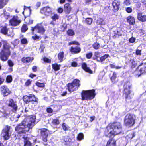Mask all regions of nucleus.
<instances>
[{
  "label": "nucleus",
  "mask_w": 146,
  "mask_h": 146,
  "mask_svg": "<svg viewBox=\"0 0 146 146\" xmlns=\"http://www.w3.org/2000/svg\"><path fill=\"white\" fill-rule=\"evenodd\" d=\"M82 67L86 72L90 74L92 73V71L89 68L87 67V64L85 63H83L82 64Z\"/></svg>",
  "instance_id": "18"
},
{
  "label": "nucleus",
  "mask_w": 146,
  "mask_h": 146,
  "mask_svg": "<svg viewBox=\"0 0 146 146\" xmlns=\"http://www.w3.org/2000/svg\"><path fill=\"white\" fill-rule=\"evenodd\" d=\"M92 46L95 49H98L100 48V44L97 42H96L92 45Z\"/></svg>",
  "instance_id": "30"
},
{
  "label": "nucleus",
  "mask_w": 146,
  "mask_h": 146,
  "mask_svg": "<svg viewBox=\"0 0 146 146\" xmlns=\"http://www.w3.org/2000/svg\"><path fill=\"white\" fill-rule=\"evenodd\" d=\"M7 104L9 106L11 107L13 109V111L15 112L17 110V106L16 102L12 99L8 100L6 102Z\"/></svg>",
  "instance_id": "10"
},
{
  "label": "nucleus",
  "mask_w": 146,
  "mask_h": 146,
  "mask_svg": "<svg viewBox=\"0 0 146 146\" xmlns=\"http://www.w3.org/2000/svg\"><path fill=\"white\" fill-rule=\"evenodd\" d=\"M120 2L119 1L115 0L112 3V5L113 8L117 11L119 8Z\"/></svg>",
  "instance_id": "16"
},
{
  "label": "nucleus",
  "mask_w": 146,
  "mask_h": 146,
  "mask_svg": "<svg viewBox=\"0 0 146 146\" xmlns=\"http://www.w3.org/2000/svg\"><path fill=\"white\" fill-rule=\"evenodd\" d=\"M7 63L8 65L11 67H13L14 65L13 63L10 60H9L8 61Z\"/></svg>",
  "instance_id": "44"
},
{
  "label": "nucleus",
  "mask_w": 146,
  "mask_h": 146,
  "mask_svg": "<svg viewBox=\"0 0 146 146\" xmlns=\"http://www.w3.org/2000/svg\"><path fill=\"white\" fill-rule=\"evenodd\" d=\"M34 59L33 57H23L22 59V61L24 63H28L32 61Z\"/></svg>",
  "instance_id": "26"
},
{
  "label": "nucleus",
  "mask_w": 146,
  "mask_h": 146,
  "mask_svg": "<svg viewBox=\"0 0 146 146\" xmlns=\"http://www.w3.org/2000/svg\"><path fill=\"white\" fill-rule=\"evenodd\" d=\"M109 56L108 54H105L104 56L100 57V61L101 62H103Z\"/></svg>",
  "instance_id": "33"
},
{
  "label": "nucleus",
  "mask_w": 146,
  "mask_h": 146,
  "mask_svg": "<svg viewBox=\"0 0 146 146\" xmlns=\"http://www.w3.org/2000/svg\"><path fill=\"white\" fill-rule=\"evenodd\" d=\"M127 143V140L125 138L119 141V145L120 146H125Z\"/></svg>",
  "instance_id": "28"
},
{
  "label": "nucleus",
  "mask_w": 146,
  "mask_h": 146,
  "mask_svg": "<svg viewBox=\"0 0 146 146\" xmlns=\"http://www.w3.org/2000/svg\"><path fill=\"white\" fill-rule=\"evenodd\" d=\"M33 94H30L29 96H27V95L23 97V100L24 102L25 103L28 104L29 103L30 101V99L31 98Z\"/></svg>",
  "instance_id": "20"
},
{
  "label": "nucleus",
  "mask_w": 146,
  "mask_h": 146,
  "mask_svg": "<svg viewBox=\"0 0 146 146\" xmlns=\"http://www.w3.org/2000/svg\"><path fill=\"white\" fill-rule=\"evenodd\" d=\"M103 20L102 18H100L97 21V23L99 25H102L103 23Z\"/></svg>",
  "instance_id": "43"
},
{
  "label": "nucleus",
  "mask_w": 146,
  "mask_h": 146,
  "mask_svg": "<svg viewBox=\"0 0 146 146\" xmlns=\"http://www.w3.org/2000/svg\"><path fill=\"white\" fill-rule=\"evenodd\" d=\"M58 12H59L60 13H61L63 12V9L62 8H59L58 9Z\"/></svg>",
  "instance_id": "63"
},
{
  "label": "nucleus",
  "mask_w": 146,
  "mask_h": 146,
  "mask_svg": "<svg viewBox=\"0 0 146 146\" xmlns=\"http://www.w3.org/2000/svg\"><path fill=\"white\" fill-rule=\"evenodd\" d=\"M7 0H0V9H2L7 4Z\"/></svg>",
  "instance_id": "27"
},
{
  "label": "nucleus",
  "mask_w": 146,
  "mask_h": 146,
  "mask_svg": "<svg viewBox=\"0 0 146 146\" xmlns=\"http://www.w3.org/2000/svg\"><path fill=\"white\" fill-rule=\"evenodd\" d=\"M77 65V63L75 62H73L71 64V65L73 67H76Z\"/></svg>",
  "instance_id": "59"
},
{
  "label": "nucleus",
  "mask_w": 146,
  "mask_h": 146,
  "mask_svg": "<svg viewBox=\"0 0 146 146\" xmlns=\"http://www.w3.org/2000/svg\"><path fill=\"white\" fill-rule=\"evenodd\" d=\"M92 21V19L91 18H87L86 20V22L88 24L90 25Z\"/></svg>",
  "instance_id": "36"
},
{
  "label": "nucleus",
  "mask_w": 146,
  "mask_h": 146,
  "mask_svg": "<svg viewBox=\"0 0 146 146\" xmlns=\"http://www.w3.org/2000/svg\"><path fill=\"white\" fill-rule=\"evenodd\" d=\"M8 29L6 27L4 26L1 29V33L5 35H7L8 36H9L11 35L8 34Z\"/></svg>",
  "instance_id": "23"
},
{
  "label": "nucleus",
  "mask_w": 146,
  "mask_h": 146,
  "mask_svg": "<svg viewBox=\"0 0 146 146\" xmlns=\"http://www.w3.org/2000/svg\"><path fill=\"white\" fill-rule=\"evenodd\" d=\"M84 135L83 133H80L78 135L77 137V139L79 141H81L84 138Z\"/></svg>",
  "instance_id": "32"
},
{
  "label": "nucleus",
  "mask_w": 146,
  "mask_h": 146,
  "mask_svg": "<svg viewBox=\"0 0 146 146\" xmlns=\"http://www.w3.org/2000/svg\"><path fill=\"white\" fill-rule=\"evenodd\" d=\"M46 111L47 112L49 113H52L53 111L50 108H47Z\"/></svg>",
  "instance_id": "58"
},
{
  "label": "nucleus",
  "mask_w": 146,
  "mask_h": 146,
  "mask_svg": "<svg viewBox=\"0 0 146 146\" xmlns=\"http://www.w3.org/2000/svg\"><path fill=\"white\" fill-rule=\"evenodd\" d=\"M135 116L131 114H128L125 116L124 119V124L126 126L129 127L133 126L135 123Z\"/></svg>",
  "instance_id": "5"
},
{
  "label": "nucleus",
  "mask_w": 146,
  "mask_h": 146,
  "mask_svg": "<svg viewBox=\"0 0 146 146\" xmlns=\"http://www.w3.org/2000/svg\"><path fill=\"white\" fill-rule=\"evenodd\" d=\"M41 134L43 138L46 137L48 135V131L46 129H41Z\"/></svg>",
  "instance_id": "22"
},
{
  "label": "nucleus",
  "mask_w": 146,
  "mask_h": 146,
  "mask_svg": "<svg viewBox=\"0 0 146 146\" xmlns=\"http://www.w3.org/2000/svg\"><path fill=\"white\" fill-rule=\"evenodd\" d=\"M51 18L53 20L56 21L59 19V16L57 14H54L52 16Z\"/></svg>",
  "instance_id": "39"
},
{
  "label": "nucleus",
  "mask_w": 146,
  "mask_h": 146,
  "mask_svg": "<svg viewBox=\"0 0 146 146\" xmlns=\"http://www.w3.org/2000/svg\"><path fill=\"white\" fill-rule=\"evenodd\" d=\"M32 30L33 31L35 30L37 32L41 34H43L45 31V30L43 27L40 24H38L34 28L32 27Z\"/></svg>",
  "instance_id": "14"
},
{
  "label": "nucleus",
  "mask_w": 146,
  "mask_h": 146,
  "mask_svg": "<svg viewBox=\"0 0 146 146\" xmlns=\"http://www.w3.org/2000/svg\"><path fill=\"white\" fill-rule=\"evenodd\" d=\"M135 38L133 37H131L129 40V41L130 43H133L135 42Z\"/></svg>",
  "instance_id": "51"
},
{
  "label": "nucleus",
  "mask_w": 146,
  "mask_h": 146,
  "mask_svg": "<svg viewBox=\"0 0 146 146\" xmlns=\"http://www.w3.org/2000/svg\"><path fill=\"white\" fill-rule=\"evenodd\" d=\"M116 73H115V72H114L111 78V80H114L116 78Z\"/></svg>",
  "instance_id": "52"
},
{
  "label": "nucleus",
  "mask_w": 146,
  "mask_h": 146,
  "mask_svg": "<svg viewBox=\"0 0 146 146\" xmlns=\"http://www.w3.org/2000/svg\"><path fill=\"white\" fill-rule=\"evenodd\" d=\"M137 17L138 20L141 21L143 22L146 21V15H142L141 13H138Z\"/></svg>",
  "instance_id": "17"
},
{
  "label": "nucleus",
  "mask_w": 146,
  "mask_h": 146,
  "mask_svg": "<svg viewBox=\"0 0 146 146\" xmlns=\"http://www.w3.org/2000/svg\"><path fill=\"white\" fill-rule=\"evenodd\" d=\"M122 127V125L120 122H114L106 127L105 131V135L110 137L114 135L118 134L121 132Z\"/></svg>",
  "instance_id": "2"
},
{
  "label": "nucleus",
  "mask_w": 146,
  "mask_h": 146,
  "mask_svg": "<svg viewBox=\"0 0 146 146\" xmlns=\"http://www.w3.org/2000/svg\"><path fill=\"white\" fill-rule=\"evenodd\" d=\"M38 99L36 98L34 95L32 96L31 98L30 99L29 106L33 104L32 106V108H33L36 106L38 103Z\"/></svg>",
  "instance_id": "15"
},
{
  "label": "nucleus",
  "mask_w": 146,
  "mask_h": 146,
  "mask_svg": "<svg viewBox=\"0 0 146 146\" xmlns=\"http://www.w3.org/2000/svg\"><path fill=\"white\" fill-rule=\"evenodd\" d=\"M24 146H31V143L30 142L27 140H25L24 141Z\"/></svg>",
  "instance_id": "35"
},
{
  "label": "nucleus",
  "mask_w": 146,
  "mask_h": 146,
  "mask_svg": "<svg viewBox=\"0 0 146 146\" xmlns=\"http://www.w3.org/2000/svg\"><path fill=\"white\" fill-rule=\"evenodd\" d=\"M123 3L126 5H129L130 4V1L129 0H125Z\"/></svg>",
  "instance_id": "53"
},
{
  "label": "nucleus",
  "mask_w": 146,
  "mask_h": 146,
  "mask_svg": "<svg viewBox=\"0 0 146 146\" xmlns=\"http://www.w3.org/2000/svg\"><path fill=\"white\" fill-rule=\"evenodd\" d=\"M21 22V21L17 16H14L9 21V23L11 25L13 26L18 25Z\"/></svg>",
  "instance_id": "11"
},
{
  "label": "nucleus",
  "mask_w": 146,
  "mask_h": 146,
  "mask_svg": "<svg viewBox=\"0 0 146 146\" xmlns=\"http://www.w3.org/2000/svg\"><path fill=\"white\" fill-rule=\"evenodd\" d=\"M64 52H60L58 55L59 59L62 61L64 58Z\"/></svg>",
  "instance_id": "31"
},
{
  "label": "nucleus",
  "mask_w": 146,
  "mask_h": 146,
  "mask_svg": "<svg viewBox=\"0 0 146 146\" xmlns=\"http://www.w3.org/2000/svg\"><path fill=\"white\" fill-rule=\"evenodd\" d=\"M1 113H2V117H7V116H9V114L5 112H0V114Z\"/></svg>",
  "instance_id": "45"
},
{
  "label": "nucleus",
  "mask_w": 146,
  "mask_h": 146,
  "mask_svg": "<svg viewBox=\"0 0 146 146\" xmlns=\"http://www.w3.org/2000/svg\"><path fill=\"white\" fill-rule=\"evenodd\" d=\"M94 90H83L81 93L82 100H89L93 99L95 97L96 94Z\"/></svg>",
  "instance_id": "3"
},
{
  "label": "nucleus",
  "mask_w": 146,
  "mask_h": 146,
  "mask_svg": "<svg viewBox=\"0 0 146 146\" xmlns=\"http://www.w3.org/2000/svg\"><path fill=\"white\" fill-rule=\"evenodd\" d=\"M36 117L31 116L25 120L15 127V130L19 134L25 133L29 129H32L36 124Z\"/></svg>",
  "instance_id": "1"
},
{
  "label": "nucleus",
  "mask_w": 146,
  "mask_h": 146,
  "mask_svg": "<svg viewBox=\"0 0 146 146\" xmlns=\"http://www.w3.org/2000/svg\"><path fill=\"white\" fill-rule=\"evenodd\" d=\"M62 127L63 130L64 131L68 130V127L65 123H64L62 124Z\"/></svg>",
  "instance_id": "40"
},
{
  "label": "nucleus",
  "mask_w": 146,
  "mask_h": 146,
  "mask_svg": "<svg viewBox=\"0 0 146 146\" xmlns=\"http://www.w3.org/2000/svg\"><path fill=\"white\" fill-rule=\"evenodd\" d=\"M127 22L130 24H133L135 21L134 17L131 16H129L127 17Z\"/></svg>",
  "instance_id": "25"
},
{
  "label": "nucleus",
  "mask_w": 146,
  "mask_h": 146,
  "mask_svg": "<svg viewBox=\"0 0 146 146\" xmlns=\"http://www.w3.org/2000/svg\"><path fill=\"white\" fill-rule=\"evenodd\" d=\"M43 60L45 62H46L47 63H50L51 62V60H49V59L46 57L44 58H43Z\"/></svg>",
  "instance_id": "54"
},
{
  "label": "nucleus",
  "mask_w": 146,
  "mask_h": 146,
  "mask_svg": "<svg viewBox=\"0 0 146 146\" xmlns=\"http://www.w3.org/2000/svg\"><path fill=\"white\" fill-rule=\"evenodd\" d=\"M19 42V41L17 39H15L14 41L12 42V44L14 46V47L17 46Z\"/></svg>",
  "instance_id": "42"
},
{
  "label": "nucleus",
  "mask_w": 146,
  "mask_h": 146,
  "mask_svg": "<svg viewBox=\"0 0 146 146\" xmlns=\"http://www.w3.org/2000/svg\"><path fill=\"white\" fill-rule=\"evenodd\" d=\"M51 12V9L48 6L42 8L40 10L41 13L47 16L50 15Z\"/></svg>",
  "instance_id": "13"
},
{
  "label": "nucleus",
  "mask_w": 146,
  "mask_h": 146,
  "mask_svg": "<svg viewBox=\"0 0 146 146\" xmlns=\"http://www.w3.org/2000/svg\"><path fill=\"white\" fill-rule=\"evenodd\" d=\"M4 79L0 76V85L1 84L4 82Z\"/></svg>",
  "instance_id": "61"
},
{
  "label": "nucleus",
  "mask_w": 146,
  "mask_h": 146,
  "mask_svg": "<svg viewBox=\"0 0 146 146\" xmlns=\"http://www.w3.org/2000/svg\"><path fill=\"white\" fill-rule=\"evenodd\" d=\"M40 5H41V3L40 2H38L37 3L36 6V7L37 8H38L40 7Z\"/></svg>",
  "instance_id": "64"
},
{
  "label": "nucleus",
  "mask_w": 146,
  "mask_h": 146,
  "mask_svg": "<svg viewBox=\"0 0 146 146\" xmlns=\"http://www.w3.org/2000/svg\"><path fill=\"white\" fill-rule=\"evenodd\" d=\"M100 54V52H95L94 53V56L96 57H98V55Z\"/></svg>",
  "instance_id": "62"
},
{
  "label": "nucleus",
  "mask_w": 146,
  "mask_h": 146,
  "mask_svg": "<svg viewBox=\"0 0 146 146\" xmlns=\"http://www.w3.org/2000/svg\"><path fill=\"white\" fill-rule=\"evenodd\" d=\"M80 81L78 79L74 80L71 83H69L68 85V91L72 92L76 90L79 87L80 85Z\"/></svg>",
  "instance_id": "7"
},
{
  "label": "nucleus",
  "mask_w": 146,
  "mask_h": 146,
  "mask_svg": "<svg viewBox=\"0 0 146 146\" xmlns=\"http://www.w3.org/2000/svg\"><path fill=\"white\" fill-rule=\"evenodd\" d=\"M115 143V139L113 138L111 139L108 141L106 146H116Z\"/></svg>",
  "instance_id": "21"
},
{
  "label": "nucleus",
  "mask_w": 146,
  "mask_h": 146,
  "mask_svg": "<svg viewBox=\"0 0 146 146\" xmlns=\"http://www.w3.org/2000/svg\"><path fill=\"white\" fill-rule=\"evenodd\" d=\"M12 80V76H8L6 78V81L7 82L10 83Z\"/></svg>",
  "instance_id": "38"
},
{
  "label": "nucleus",
  "mask_w": 146,
  "mask_h": 146,
  "mask_svg": "<svg viewBox=\"0 0 146 146\" xmlns=\"http://www.w3.org/2000/svg\"><path fill=\"white\" fill-rule=\"evenodd\" d=\"M27 29L28 28L27 27L26 25L24 24L23 25L21 28V30L22 32H25L27 30Z\"/></svg>",
  "instance_id": "34"
},
{
  "label": "nucleus",
  "mask_w": 146,
  "mask_h": 146,
  "mask_svg": "<svg viewBox=\"0 0 146 146\" xmlns=\"http://www.w3.org/2000/svg\"><path fill=\"white\" fill-rule=\"evenodd\" d=\"M142 66L139 69V71L137 70V69L135 71V76L139 77L141 74H145L146 73V64L142 63L139 65L138 68H139Z\"/></svg>",
  "instance_id": "8"
},
{
  "label": "nucleus",
  "mask_w": 146,
  "mask_h": 146,
  "mask_svg": "<svg viewBox=\"0 0 146 146\" xmlns=\"http://www.w3.org/2000/svg\"><path fill=\"white\" fill-rule=\"evenodd\" d=\"M10 130V127L6 126L2 130L1 135L5 140L9 139L11 136V133Z\"/></svg>",
  "instance_id": "9"
},
{
  "label": "nucleus",
  "mask_w": 146,
  "mask_h": 146,
  "mask_svg": "<svg viewBox=\"0 0 146 146\" xmlns=\"http://www.w3.org/2000/svg\"><path fill=\"white\" fill-rule=\"evenodd\" d=\"M68 34L70 36H72L74 34V32L72 30H69L67 31Z\"/></svg>",
  "instance_id": "46"
},
{
  "label": "nucleus",
  "mask_w": 146,
  "mask_h": 146,
  "mask_svg": "<svg viewBox=\"0 0 146 146\" xmlns=\"http://www.w3.org/2000/svg\"><path fill=\"white\" fill-rule=\"evenodd\" d=\"M32 70L34 72H36L37 70V67L36 66H33L32 68Z\"/></svg>",
  "instance_id": "60"
},
{
  "label": "nucleus",
  "mask_w": 146,
  "mask_h": 146,
  "mask_svg": "<svg viewBox=\"0 0 146 146\" xmlns=\"http://www.w3.org/2000/svg\"><path fill=\"white\" fill-rule=\"evenodd\" d=\"M36 85L39 87L42 88L44 86V84L43 83H41L40 82H36Z\"/></svg>",
  "instance_id": "41"
},
{
  "label": "nucleus",
  "mask_w": 146,
  "mask_h": 146,
  "mask_svg": "<svg viewBox=\"0 0 146 146\" xmlns=\"http://www.w3.org/2000/svg\"><path fill=\"white\" fill-rule=\"evenodd\" d=\"M92 56V52H90L86 54V57L88 59L90 58Z\"/></svg>",
  "instance_id": "48"
},
{
  "label": "nucleus",
  "mask_w": 146,
  "mask_h": 146,
  "mask_svg": "<svg viewBox=\"0 0 146 146\" xmlns=\"http://www.w3.org/2000/svg\"><path fill=\"white\" fill-rule=\"evenodd\" d=\"M10 54V48L7 46H4L0 53V58L2 61H6Z\"/></svg>",
  "instance_id": "6"
},
{
  "label": "nucleus",
  "mask_w": 146,
  "mask_h": 146,
  "mask_svg": "<svg viewBox=\"0 0 146 146\" xmlns=\"http://www.w3.org/2000/svg\"><path fill=\"white\" fill-rule=\"evenodd\" d=\"M60 65H58L56 64H54L52 65V68L55 71L59 70L60 69Z\"/></svg>",
  "instance_id": "29"
},
{
  "label": "nucleus",
  "mask_w": 146,
  "mask_h": 146,
  "mask_svg": "<svg viewBox=\"0 0 146 146\" xmlns=\"http://www.w3.org/2000/svg\"><path fill=\"white\" fill-rule=\"evenodd\" d=\"M0 91L1 94L4 96L8 95L11 92L9 89L8 88L7 86L5 85H3L1 86Z\"/></svg>",
  "instance_id": "12"
},
{
  "label": "nucleus",
  "mask_w": 146,
  "mask_h": 146,
  "mask_svg": "<svg viewBox=\"0 0 146 146\" xmlns=\"http://www.w3.org/2000/svg\"><path fill=\"white\" fill-rule=\"evenodd\" d=\"M72 44H76L78 45H79V44L78 42L76 41H72L69 43V45H70Z\"/></svg>",
  "instance_id": "47"
},
{
  "label": "nucleus",
  "mask_w": 146,
  "mask_h": 146,
  "mask_svg": "<svg viewBox=\"0 0 146 146\" xmlns=\"http://www.w3.org/2000/svg\"><path fill=\"white\" fill-rule=\"evenodd\" d=\"M131 86V84L129 82L125 83L123 86V95L125 98L126 101L129 100L132 98L133 96V94L131 92L130 90Z\"/></svg>",
  "instance_id": "4"
},
{
  "label": "nucleus",
  "mask_w": 146,
  "mask_h": 146,
  "mask_svg": "<svg viewBox=\"0 0 146 146\" xmlns=\"http://www.w3.org/2000/svg\"><path fill=\"white\" fill-rule=\"evenodd\" d=\"M126 11L128 13H130L132 12V9L130 7H127L126 9Z\"/></svg>",
  "instance_id": "50"
},
{
  "label": "nucleus",
  "mask_w": 146,
  "mask_h": 146,
  "mask_svg": "<svg viewBox=\"0 0 146 146\" xmlns=\"http://www.w3.org/2000/svg\"><path fill=\"white\" fill-rule=\"evenodd\" d=\"M71 10L70 5L69 3L66 4L64 5V11L66 14H69Z\"/></svg>",
  "instance_id": "19"
},
{
  "label": "nucleus",
  "mask_w": 146,
  "mask_h": 146,
  "mask_svg": "<svg viewBox=\"0 0 146 146\" xmlns=\"http://www.w3.org/2000/svg\"><path fill=\"white\" fill-rule=\"evenodd\" d=\"M136 53L137 55H140L141 54V50L138 49H137Z\"/></svg>",
  "instance_id": "56"
},
{
  "label": "nucleus",
  "mask_w": 146,
  "mask_h": 146,
  "mask_svg": "<svg viewBox=\"0 0 146 146\" xmlns=\"http://www.w3.org/2000/svg\"><path fill=\"white\" fill-rule=\"evenodd\" d=\"M21 42L22 44H26L27 43V41L26 39L23 38L21 39Z\"/></svg>",
  "instance_id": "49"
},
{
  "label": "nucleus",
  "mask_w": 146,
  "mask_h": 146,
  "mask_svg": "<svg viewBox=\"0 0 146 146\" xmlns=\"http://www.w3.org/2000/svg\"><path fill=\"white\" fill-rule=\"evenodd\" d=\"M52 123L54 125H58L59 124L60 122L58 119H54L52 121Z\"/></svg>",
  "instance_id": "37"
},
{
  "label": "nucleus",
  "mask_w": 146,
  "mask_h": 146,
  "mask_svg": "<svg viewBox=\"0 0 146 146\" xmlns=\"http://www.w3.org/2000/svg\"><path fill=\"white\" fill-rule=\"evenodd\" d=\"M131 68H134L137 65V62L136 61L134 62L133 63H131Z\"/></svg>",
  "instance_id": "55"
},
{
  "label": "nucleus",
  "mask_w": 146,
  "mask_h": 146,
  "mask_svg": "<svg viewBox=\"0 0 146 146\" xmlns=\"http://www.w3.org/2000/svg\"><path fill=\"white\" fill-rule=\"evenodd\" d=\"M32 38L34 39V40H35L36 39H39V36H37L35 34L34 36H33Z\"/></svg>",
  "instance_id": "57"
},
{
  "label": "nucleus",
  "mask_w": 146,
  "mask_h": 146,
  "mask_svg": "<svg viewBox=\"0 0 146 146\" xmlns=\"http://www.w3.org/2000/svg\"><path fill=\"white\" fill-rule=\"evenodd\" d=\"M81 51L80 48L78 46L75 47H72L70 49V51L74 53H79Z\"/></svg>",
  "instance_id": "24"
}]
</instances>
